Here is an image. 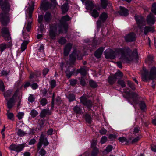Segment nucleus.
<instances>
[{
	"label": "nucleus",
	"mask_w": 156,
	"mask_h": 156,
	"mask_svg": "<svg viewBox=\"0 0 156 156\" xmlns=\"http://www.w3.org/2000/svg\"><path fill=\"white\" fill-rule=\"evenodd\" d=\"M115 50L110 49H106L104 52L105 57L106 59H114L117 57H119L124 63H127V48H115Z\"/></svg>",
	"instance_id": "f257e3e1"
},
{
	"label": "nucleus",
	"mask_w": 156,
	"mask_h": 156,
	"mask_svg": "<svg viewBox=\"0 0 156 156\" xmlns=\"http://www.w3.org/2000/svg\"><path fill=\"white\" fill-rule=\"evenodd\" d=\"M144 72L142 75V79L143 81H147L148 80H153L156 78V67L153 66L151 67L149 73L147 69L143 67Z\"/></svg>",
	"instance_id": "f03ea898"
},
{
	"label": "nucleus",
	"mask_w": 156,
	"mask_h": 156,
	"mask_svg": "<svg viewBox=\"0 0 156 156\" xmlns=\"http://www.w3.org/2000/svg\"><path fill=\"white\" fill-rule=\"evenodd\" d=\"M51 3L47 0H43L41 4L40 9L44 11H47L52 7L55 8L57 5L56 0H50Z\"/></svg>",
	"instance_id": "7ed1b4c3"
},
{
	"label": "nucleus",
	"mask_w": 156,
	"mask_h": 156,
	"mask_svg": "<svg viewBox=\"0 0 156 156\" xmlns=\"http://www.w3.org/2000/svg\"><path fill=\"white\" fill-rule=\"evenodd\" d=\"M127 63L137 62L138 59V54L136 49L132 51L130 49L127 48Z\"/></svg>",
	"instance_id": "20e7f679"
},
{
	"label": "nucleus",
	"mask_w": 156,
	"mask_h": 156,
	"mask_svg": "<svg viewBox=\"0 0 156 156\" xmlns=\"http://www.w3.org/2000/svg\"><path fill=\"white\" fill-rule=\"evenodd\" d=\"M123 77V73L122 72L118 70L115 73L110 76L108 78V82L110 84L113 85L117 80L122 79Z\"/></svg>",
	"instance_id": "39448f33"
},
{
	"label": "nucleus",
	"mask_w": 156,
	"mask_h": 156,
	"mask_svg": "<svg viewBox=\"0 0 156 156\" xmlns=\"http://www.w3.org/2000/svg\"><path fill=\"white\" fill-rule=\"evenodd\" d=\"M80 99L81 102L88 111H93L92 108L94 106V104L91 100L87 99L86 97L84 96H81Z\"/></svg>",
	"instance_id": "423d86ee"
},
{
	"label": "nucleus",
	"mask_w": 156,
	"mask_h": 156,
	"mask_svg": "<svg viewBox=\"0 0 156 156\" xmlns=\"http://www.w3.org/2000/svg\"><path fill=\"white\" fill-rule=\"evenodd\" d=\"M59 23H54L50 26L49 35L51 39L55 40L57 35L58 26Z\"/></svg>",
	"instance_id": "0eeeda50"
},
{
	"label": "nucleus",
	"mask_w": 156,
	"mask_h": 156,
	"mask_svg": "<svg viewBox=\"0 0 156 156\" xmlns=\"http://www.w3.org/2000/svg\"><path fill=\"white\" fill-rule=\"evenodd\" d=\"M49 144V142L48 141L47 137H45V136L43 134H41L39 139V142L37 145V148L38 151L41 149V148L43 145H44L43 148H45V147Z\"/></svg>",
	"instance_id": "6e6552de"
},
{
	"label": "nucleus",
	"mask_w": 156,
	"mask_h": 156,
	"mask_svg": "<svg viewBox=\"0 0 156 156\" xmlns=\"http://www.w3.org/2000/svg\"><path fill=\"white\" fill-rule=\"evenodd\" d=\"M138 95L136 93L129 90L127 91V100L134 104H138Z\"/></svg>",
	"instance_id": "1a4fd4ad"
},
{
	"label": "nucleus",
	"mask_w": 156,
	"mask_h": 156,
	"mask_svg": "<svg viewBox=\"0 0 156 156\" xmlns=\"http://www.w3.org/2000/svg\"><path fill=\"white\" fill-rule=\"evenodd\" d=\"M25 144H11L9 147V149L11 151H14L18 153L23 151L25 147Z\"/></svg>",
	"instance_id": "9d476101"
},
{
	"label": "nucleus",
	"mask_w": 156,
	"mask_h": 156,
	"mask_svg": "<svg viewBox=\"0 0 156 156\" xmlns=\"http://www.w3.org/2000/svg\"><path fill=\"white\" fill-rule=\"evenodd\" d=\"M135 19L136 21L138 27L140 29H142V26L145 22V19L143 16H136Z\"/></svg>",
	"instance_id": "9b49d317"
},
{
	"label": "nucleus",
	"mask_w": 156,
	"mask_h": 156,
	"mask_svg": "<svg viewBox=\"0 0 156 156\" xmlns=\"http://www.w3.org/2000/svg\"><path fill=\"white\" fill-rule=\"evenodd\" d=\"M156 21V18L152 13H150L147 15L146 21L148 24L153 25L154 24Z\"/></svg>",
	"instance_id": "f8f14e48"
},
{
	"label": "nucleus",
	"mask_w": 156,
	"mask_h": 156,
	"mask_svg": "<svg viewBox=\"0 0 156 156\" xmlns=\"http://www.w3.org/2000/svg\"><path fill=\"white\" fill-rule=\"evenodd\" d=\"M0 6L3 11L9 10L10 8L9 3L6 0L4 1L3 0H0Z\"/></svg>",
	"instance_id": "ddd939ff"
},
{
	"label": "nucleus",
	"mask_w": 156,
	"mask_h": 156,
	"mask_svg": "<svg viewBox=\"0 0 156 156\" xmlns=\"http://www.w3.org/2000/svg\"><path fill=\"white\" fill-rule=\"evenodd\" d=\"M72 48V44L70 43H67L64 46L63 49V54L65 56L69 55Z\"/></svg>",
	"instance_id": "4468645a"
},
{
	"label": "nucleus",
	"mask_w": 156,
	"mask_h": 156,
	"mask_svg": "<svg viewBox=\"0 0 156 156\" xmlns=\"http://www.w3.org/2000/svg\"><path fill=\"white\" fill-rule=\"evenodd\" d=\"M78 56L76 51L74 50L69 55V61L71 65H74L76 59V57Z\"/></svg>",
	"instance_id": "2eb2a0df"
},
{
	"label": "nucleus",
	"mask_w": 156,
	"mask_h": 156,
	"mask_svg": "<svg viewBox=\"0 0 156 156\" xmlns=\"http://www.w3.org/2000/svg\"><path fill=\"white\" fill-rule=\"evenodd\" d=\"M65 73L66 74V76L68 79L71 78L72 75L76 76V69L74 68H72L71 69L70 68H68L66 69Z\"/></svg>",
	"instance_id": "dca6fc26"
},
{
	"label": "nucleus",
	"mask_w": 156,
	"mask_h": 156,
	"mask_svg": "<svg viewBox=\"0 0 156 156\" xmlns=\"http://www.w3.org/2000/svg\"><path fill=\"white\" fill-rule=\"evenodd\" d=\"M0 21L2 25L6 26L9 21V19L6 15L2 14L0 15Z\"/></svg>",
	"instance_id": "f3484780"
},
{
	"label": "nucleus",
	"mask_w": 156,
	"mask_h": 156,
	"mask_svg": "<svg viewBox=\"0 0 156 156\" xmlns=\"http://www.w3.org/2000/svg\"><path fill=\"white\" fill-rule=\"evenodd\" d=\"M44 16V20L46 24L49 23L52 20V16L51 13L49 11L46 12Z\"/></svg>",
	"instance_id": "a211bd4d"
},
{
	"label": "nucleus",
	"mask_w": 156,
	"mask_h": 156,
	"mask_svg": "<svg viewBox=\"0 0 156 156\" xmlns=\"http://www.w3.org/2000/svg\"><path fill=\"white\" fill-rule=\"evenodd\" d=\"M87 67L86 66H81L79 69L76 70V75L79 73L83 76H85L87 73L86 69Z\"/></svg>",
	"instance_id": "6ab92c4d"
},
{
	"label": "nucleus",
	"mask_w": 156,
	"mask_h": 156,
	"mask_svg": "<svg viewBox=\"0 0 156 156\" xmlns=\"http://www.w3.org/2000/svg\"><path fill=\"white\" fill-rule=\"evenodd\" d=\"M104 49L105 48L103 47H99L95 52L94 54V56L98 58H100Z\"/></svg>",
	"instance_id": "aec40b11"
},
{
	"label": "nucleus",
	"mask_w": 156,
	"mask_h": 156,
	"mask_svg": "<svg viewBox=\"0 0 156 156\" xmlns=\"http://www.w3.org/2000/svg\"><path fill=\"white\" fill-rule=\"evenodd\" d=\"M136 35L133 32H131L127 34V42H134L136 40Z\"/></svg>",
	"instance_id": "412c9836"
},
{
	"label": "nucleus",
	"mask_w": 156,
	"mask_h": 156,
	"mask_svg": "<svg viewBox=\"0 0 156 156\" xmlns=\"http://www.w3.org/2000/svg\"><path fill=\"white\" fill-rule=\"evenodd\" d=\"M15 103V100L14 95L8 100L7 107L9 109H11L14 106Z\"/></svg>",
	"instance_id": "4be33fe9"
},
{
	"label": "nucleus",
	"mask_w": 156,
	"mask_h": 156,
	"mask_svg": "<svg viewBox=\"0 0 156 156\" xmlns=\"http://www.w3.org/2000/svg\"><path fill=\"white\" fill-rule=\"evenodd\" d=\"M86 8L87 10L91 11L94 8V5L92 1L87 0L85 2Z\"/></svg>",
	"instance_id": "5701e85b"
},
{
	"label": "nucleus",
	"mask_w": 156,
	"mask_h": 156,
	"mask_svg": "<svg viewBox=\"0 0 156 156\" xmlns=\"http://www.w3.org/2000/svg\"><path fill=\"white\" fill-rule=\"evenodd\" d=\"M119 11L117 12L119 15L122 16H127V9L122 6H120Z\"/></svg>",
	"instance_id": "b1692460"
},
{
	"label": "nucleus",
	"mask_w": 156,
	"mask_h": 156,
	"mask_svg": "<svg viewBox=\"0 0 156 156\" xmlns=\"http://www.w3.org/2000/svg\"><path fill=\"white\" fill-rule=\"evenodd\" d=\"M2 36L3 37H5V35L9 36L10 32L8 28L7 27H4L1 29Z\"/></svg>",
	"instance_id": "393cba45"
},
{
	"label": "nucleus",
	"mask_w": 156,
	"mask_h": 156,
	"mask_svg": "<svg viewBox=\"0 0 156 156\" xmlns=\"http://www.w3.org/2000/svg\"><path fill=\"white\" fill-rule=\"evenodd\" d=\"M86 122L89 124L92 123V119L91 115L88 113H85L83 116Z\"/></svg>",
	"instance_id": "a878e982"
},
{
	"label": "nucleus",
	"mask_w": 156,
	"mask_h": 156,
	"mask_svg": "<svg viewBox=\"0 0 156 156\" xmlns=\"http://www.w3.org/2000/svg\"><path fill=\"white\" fill-rule=\"evenodd\" d=\"M73 110L76 114H81L83 113L82 109L78 105L74 107Z\"/></svg>",
	"instance_id": "bb28decb"
},
{
	"label": "nucleus",
	"mask_w": 156,
	"mask_h": 156,
	"mask_svg": "<svg viewBox=\"0 0 156 156\" xmlns=\"http://www.w3.org/2000/svg\"><path fill=\"white\" fill-rule=\"evenodd\" d=\"M108 18L107 14L105 12H102L100 15L99 20H101L102 23H104Z\"/></svg>",
	"instance_id": "cd10ccee"
},
{
	"label": "nucleus",
	"mask_w": 156,
	"mask_h": 156,
	"mask_svg": "<svg viewBox=\"0 0 156 156\" xmlns=\"http://www.w3.org/2000/svg\"><path fill=\"white\" fill-rule=\"evenodd\" d=\"M154 27H153L146 26L144 28V33L145 35H147L149 32H154Z\"/></svg>",
	"instance_id": "c85d7f7f"
},
{
	"label": "nucleus",
	"mask_w": 156,
	"mask_h": 156,
	"mask_svg": "<svg viewBox=\"0 0 156 156\" xmlns=\"http://www.w3.org/2000/svg\"><path fill=\"white\" fill-rule=\"evenodd\" d=\"M66 98L68 99L69 102H72L76 100V95L73 93L69 94L66 96Z\"/></svg>",
	"instance_id": "c756f323"
},
{
	"label": "nucleus",
	"mask_w": 156,
	"mask_h": 156,
	"mask_svg": "<svg viewBox=\"0 0 156 156\" xmlns=\"http://www.w3.org/2000/svg\"><path fill=\"white\" fill-rule=\"evenodd\" d=\"M89 83L90 87L93 89L97 88L98 87L97 83L92 79H90L89 80Z\"/></svg>",
	"instance_id": "7c9ffc66"
},
{
	"label": "nucleus",
	"mask_w": 156,
	"mask_h": 156,
	"mask_svg": "<svg viewBox=\"0 0 156 156\" xmlns=\"http://www.w3.org/2000/svg\"><path fill=\"white\" fill-rule=\"evenodd\" d=\"M70 20L71 18L69 16L66 15L62 17L61 20H59L60 23H66V21H69Z\"/></svg>",
	"instance_id": "2f4dec72"
},
{
	"label": "nucleus",
	"mask_w": 156,
	"mask_h": 156,
	"mask_svg": "<svg viewBox=\"0 0 156 156\" xmlns=\"http://www.w3.org/2000/svg\"><path fill=\"white\" fill-rule=\"evenodd\" d=\"M41 75V72L34 73L31 72L30 73L29 78L30 79H32L38 77H40Z\"/></svg>",
	"instance_id": "473e14b6"
},
{
	"label": "nucleus",
	"mask_w": 156,
	"mask_h": 156,
	"mask_svg": "<svg viewBox=\"0 0 156 156\" xmlns=\"http://www.w3.org/2000/svg\"><path fill=\"white\" fill-rule=\"evenodd\" d=\"M6 115L8 119L12 121H14V115L13 113L10 112L8 110L7 111Z\"/></svg>",
	"instance_id": "72a5a7b5"
},
{
	"label": "nucleus",
	"mask_w": 156,
	"mask_h": 156,
	"mask_svg": "<svg viewBox=\"0 0 156 156\" xmlns=\"http://www.w3.org/2000/svg\"><path fill=\"white\" fill-rule=\"evenodd\" d=\"M49 112V110L44 109L41 112L40 115L41 118H44Z\"/></svg>",
	"instance_id": "f704fd0d"
},
{
	"label": "nucleus",
	"mask_w": 156,
	"mask_h": 156,
	"mask_svg": "<svg viewBox=\"0 0 156 156\" xmlns=\"http://www.w3.org/2000/svg\"><path fill=\"white\" fill-rule=\"evenodd\" d=\"M29 41H24L21 44V49L22 52L23 51L27 48Z\"/></svg>",
	"instance_id": "c9c22d12"
},
{
	"label": "nucleus",
	"mask_w": 156,
	"mask_h": 156,
	"mask_svg": "<svg viewBox=\"0 0 156 156\" xmlns=\"http://www.w3.org/2000/svg\"><path fill=\"white\" fill-rule=\"evenodd\" d=\"M139 105L140 109L142 111H144L147 108L146 105L144 101H140L139 103Z\"/></svg>",
	"instance_id": "e433bc0d"
},
{
	"label": "nucleus",
	"mask_w": 156,
	"mask_h": 156,
	"mask_svg": "<svg viewBox=\"0 0 156 156\" xmlns=\"http://www.w3.org/2000/svg\"><path fill=\"white\" fill-rule=\"evenodd\" d=\"M140 139V137L139 136H137L136 137L132 140L131 141H130V140H131V139H129L128 140H127V143H129L132 144H135L139 141Z\"/></svg>",
	"instance_id": "4c0bfd02"
},
{
	"label": "nucleus",
	"mask_w": 156,
	"mask_h": 156,
	"mask_svg": "<svg viewBox=\"0 0 156 156\" xmlns=\"http://www.w3.org/2000/svg\"><path fill=\"white\" fill-rule=\"evenodd\" d=\"M12 90L11 89L7 90L5 92H4L3 93V95L5 99L7 100V98L10 97L12 93Z\"/></svg>",
	"instance_id": "58836bf2"
},
{
	"label": "nucleus",
	"mask_w": 156,
	"mask_h": 156,
	"mask_svg": "<svg viewBox=\"0 0 156 156\" xmlns=\"http://www.w3.org/2000/svg\"><path fill=\"white\" fill-rule=\"evenodd\" d=\"M68 2L65 3L62 6V10L63 14L65 13L68 10Z\"/></svg>",
	"instance_id": "ea45409f"
},
{
	"label": "nucleus",
	"mask_w": 156,
	"mask_h": 156,
	"mask_svg": "<svg viewBox=\"0 0 156 156\" xmlns=\"http://www.w3.org/2000/svg\"><path fill=\"white\" fill-rule=\"evenodd\" d=\"M27 133L20 129H18L17 133V135L20 137H23L26 135Z\"/></svg>",
	"instance_id": "a19ab883"
},
{
	"label": "nucleus",
	"mask_w": 156,
	"mask_h": 156,
	"mask_svg": "<svg viewBox=\"0 0 156 156\" xmlns=\"http://www.w3.org/2000/svg\"><path fill=\"white\" fill-rule=\"evenodd\" d=\"M100 1L102 8L103 9H106L108 4V0H100Z\"/></svg>",
	"instance_id": "79ce46f5"
},
{
	"label": "nucleus",
	"mask_w": 156,
	"mask_h": 156,
	"mask_svg": "<svg viewBox=\"0 0 156 156\" xmlns=\"http://www.w3.org/2000/svg\"><path fill=\"white\" fill-rule=\"evenodd\" d=\"M127 85L129 87L133 90H135L136 89V87L134 83L129 81H127Z\"/></svg>",
	"instance_id": "37998d69"
},
{
	"label": "nucleus",
	"mask_w": 156,
	"mask_h": 156,
	"mask_svg": "<svg viewBox=\"0 0 156 156\" xmlns=\"http://www.w3.org/2000/svg\"><path fill=\"white\" fill-rule=\"evenodd\" d=\"M38 115V112L34 109L31 110V112L30 113V115L33 118L36 117Z\"/></svg>",
	"instance_id": "c03bdc74"
},
{
	"label": "nucleus",
	"mask_w": 156,
	"mask_h": 156,
	"mask_svg": "<svg viewBox=\"0 0 156 156\" xmlns=\"http://www.w3.org/2000/svg\"><path fill=\"white\" fill-rule=\"evenodd\" d=\"M117 83L122 88H124L126 86L125 82L124 80L122 79L118 80L117 81Z\"/></svg>",
	"instance_id": "a18cd8bd"
},
{
	"label": "nucleus",
	"mask_w": 156,
	"mask_h": 156,
	"mask_svg": "<svg viewBox=\"0 0 156 156\" xmlns=\"http://www.w3.org/2000/svg\"><path fill=\"white\" fill-rule=\"evenodd\" d=\"M92 11L91 12V15L94 18H96L98 17L99 16V13L98 11L96 9H94L91 11Z\"/></svg>",
	"instance_id": "49530a36"
},
{
	"label": "nucleus",
	"mask_w": 156,
	"mask_h": 156,
	"mask_svg": "<svg viewBox=\"0 0 156 156\" xmlns=\"http://www.w3.org/2000/svg\"><path fill=\"white\" fill-rule=\"evenodd\" d=\"M58 41V43L61 45H64L66 43L67 40L65 37H61Z\"/></svg>",
	"instance_id": "de8ad7c7"
},
{
	"label": "nucleus",
	"mask_w": 156,
	"mask_h": 156,
	"mask_svg": "<svg viewBox=\"0 0 156 156\" xmlns=\"http://www.w3.org/2000/svg\"><path fill=\"white\" fill-rule=\"evenodd\" d=\"M104 23L101 20H98L97 22V30L98 31L100 30V29L102 26V24Z\"/></svg>",
	"instance_id": "09e8293b"
},
{
	"label": "nucleus",
	"mask_w": 156,
	"mask_h": 156,
	"mask_svg": "<svg viewBox=\"0 0 156 156\" xmlns=\"http://www.w3.org/2000/svg\"><path fill=\"white\" fill-rule=\"evenodd\" d=\"M62 27H63L66 33H67L68 30V25L67 23H60Z\"/></svg>",
	"instance_id": "8fccbe9b"
},
{
	"label": "nucleus",
	"mask_w": 156,
	"mask_h": 156,
	"mask_svg": "<svg viewBox=\"0 0 156 156\" xmlns=\"http://www.w3.org/2000/svg\"><path fill=\"white\" fill-rule=\"evenodd\" d=\"M151 11L153 14L156 15V3L155 2L153 3L152 5Z\"/></svg>",
	"instance_id": "3c124183"
},
{
	"label": "nucleus",
	"mask_w": 156,
	"mask_h": 156,
	"mask_svg": "<svg viewBox=\"0 0 156 156\" xmlns=\"http://www.w3.org/2000/svg\"><path fill=\"white\" fill-rule=\"evenodd\" d=\"M99 152L98 149L97 147L94 148L91 153L92 156H96Z\"/></svg>",
	"instance_id": "603ef678"
},
{
	"label": "nucleus",
	"mask_w": 156,
	"mask_h": 156,
	"mask_svg": "<svg viewBox=\"0 0 156 156\" xmlns=\"http://www.w3.org/2000/svg\"><path fill=\"white\" fill-rule=\"evenodd\" d=\"M5 87L3 81L0 79V90L2 92H5Z\"/></svg>",
	"instance_id": "864d4df0"
},
{
	"label": "nucleus",
	"mask_w": 156,
	"mask_h": 156,
	"mask_svg": "<svg viewBox=\"0 0 156 156\" xmlns=\"http://www.w3.org/2000/svg\"><path fill=\"white\" fill-rule=\"evenodd\" d=\"M50 84L51 88L52 89H53L56 86V80L54 79L51 80L50 83Z\"/></svg>",
	"instance_id": "5fc2aeb1"
},
{
	"label": "nucleus",
	"mask_w": 156,
	"mask_h": 156,
	"mask_svg": "<svg viewBox=\"0 0 156 156\" xmlns=\"http://www.w3.org/2000/svg\"><path fill=\"white\" fill-rule=\"evenodd\" d=\"M47 100L45 98H43L40 101V102L42 106H44L47 104Z\"/></svg>",
	"instance_id": "6e6d98bb"
},
{
	"label": "nucleus",
	"mask_w": 156,
	"mask_h": 156,
	"mask_svg": "<svg viewBox=\"0 0 156 156\" xmlns=\"http://www.w3.org/2000/svg\"><path fill=\"white\" fill-rule=\"evenodd\" d=\"M39 154L41 156H45L46 154V151L44 148H42L40 150Z\"/></svg>",
	"instance_id": "4d7b16f0"
},
{
	"label": "nucleus",
	"mask_w": 156,
	"mask_h": 156,
	"mask_svg": "<svg viewBox=\"0 0 156 156\" xmlns=\"http://www.w3.org/2000/svg\"><path fill=\"white\" fill-rule=\"evenodd\" d=\"M6 48V45L5 43H2L0 45V51L2 52Z\"/></svg>",
	"instance_id": "13d9d810"
},
{
	"label": "nucleus",
	"mask_w": 156,
	"mask_h": 156,
	"mask_svg": "<svg viewBox=\"0 0 156 156\" xmlns=\"http://www.w3.org/2000/svg\"><path fill=\"white\" fill-rule=\"evenodd\" d=\"M69 82L71 85L74 86L77 84V80L76 79H72L70 80Z\"/></svg>",
	"instance_id": "bf43d9fd"
},
{
	"label": "nucleus",
	"mask_w": 156,
	"mask_h": 156,
	"mask_svg": "<svg viewBox=\"0 0 156 156\" xmlns=\"http://www.w3.org/2000/svg\"><path fill=\"white\" fill-rule=\"evenodd\" d=\"M31 5H30V6L28 8L29 10V12H33V11L34 9V2L32 1L31 2Z\"/></svg>",
	"instance_id": "052dcab7"
},
{
	"label": "nucleus",
	"mask_w": 156,
	"mask_h": 156,
	"mask_svg": "<svg viewBox=\"0 0 156 156\" xmlns=\"http://www.w3.org/2000/svg\"><path fill=\"white\" fill-rule=\"evenodd\" d=\"M35 99V98L34 97L33 95L30 94L29 96L28 97V101L31 103H33Z\"/></svg>",
	"instance_id": "680f3d73"
},
{
	"label": "nucleus",
	"mask_w": 156,
	"mask_h": 156,
	"mask_svg": "<svg viewBox=\"0 0 156 156\" xmlns=\"http://www.w3.org/2000/svg\"><path fill=\"white\" fill-rule=\"evenodd\" d=\"M31 87L33 90H35L38 88V85L37 83H34L31 84Z\"/></svg>",
	"instance_id": "e2e57ef3"
},
{
	"label": "nucleus",
	"mask_w": 156,
	"mask_h": 156,
	"mask_svg": "<svg viewBox=\"0 0 156 156\" xmlns=\"http://www.w3.org/2000/svg\"><path fill=\"white\" fill-rule=\"evenodd\" d=\"M24 115L23 112H19L17 115V116L19 120H21L23 117Z\"/></svg>",
	"instance_id": "0e129e2a"
},
{
	"label": "nucleus",
	"mask_w": 156,
	"mask_h": 156,
	"mask_svg": "<svg viewBox=\"0 0 156 156\" xmlns=\"http://www.w3.org/2000/svg\"><path fill=\"white\" fill-rule=\"evenodd\" d=\"M117 137V136L114 134H110L108 136V138L111 140H113L115 139Z\"/></svg>",
	"instance_id": "69168bd1"
},
{
	"label": "nucleus",
	"mask_w": 156,
	"mask_h": 156,
	"mask_svg": "<svg viewBox=\"0 0 156 156\" xmlns=\"http://www.w3.org/2000/svg\"><path fill=\"white\" fill-rule=\"evenodd\" d=\"M49 71V69L48 68H44L42 70L43 75L44 76H46Z\"/></svg>",
	"instance_id": "338daca9"
},
{
	"label": "nucleus",
	"mask_w": 156,
	"mask_h": 156,
	"mask_svg": "<svg viewBox=\"0 0 156 156\" xmlns=\"http://www.w3.org/2000/svg\"><path fill=\"white\" fill-rule=\"evenodd\" d=\"M43 19H44V16L43 15H41L38 16V22L39 23L41 24L42 23Z\"/></svg>",
	"instance_id": "774afa93"
}]
</instances>
